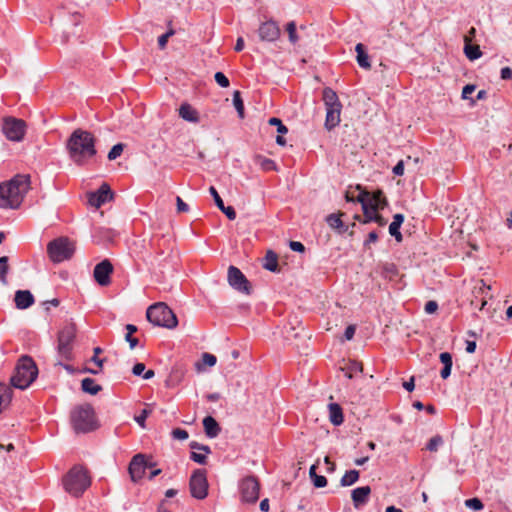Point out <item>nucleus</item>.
<instances>
[{
	"label": "nucleus",
	"instance_id": "obj_1",
	"mask_svg": "<svg viewBox=\"0 0 512 512\" xmlns=\"http://www.w3.org/2000/svg\"><path fill=\"white\" fill-rule=\"evenodd\" d=\"M70 160L77 166H84L96 154V138L87 130L75 129L66 141Z\"/></svg>",
	"mask_w": 512,
	"mask_h": 512
},
{
	"label": "nucleus",
	"instance_id": "obj_2",
	"mask_svg": "<svg viewBox=\"0 0 512 512\" xmlns=\"http://www.w3.org/2000/svg\"><path fill=\"white\" fill-rule=\"evenodd\" d=\"M30 189V176L17 174L8 183L0 185V208L16 209Z\"/></svg>",
	"mask_w": 512,
	"mask_h": 512
},
{
	"label": "nucleus",
	"instance_id": "obj_3",
	"mask_svg": "<svg viewBox=\"0 0 512 512\" xmlns=\"http://www.w3.org/2000/svg\"><path fill=\"white\" fill-rule=\"evenodd\" d=\"M70 420L77 434L89 433L99 427L94 408L90 404L76 406L70 414Z\"/></svg>",
	"mask_w": 512,
	"mask_h": 512
},
{
	"label": "nucleus",
	"instance_id": "obj_4",
	"mask_svg": "<svg viewBox=\"0 0 512 512\" xmlns=\"http://www.w3.org/2000/svg\"><path fill=\"white\" fill-rule=\"evenodd\" d=\"M38 375V368L29 356H22L11 376V385L18 389H26L36 379Z\"/></svg>",
	"mask_w": 512,
	"mask_h": 512
},
{
	"label": "nucleus",
	"instance_id": "obj_5",
	"mask_svg": "<svg viewBox=\"0 0 512 512\" xmlns=\"http://www.w3.org/2000/svg\"><path fill=\"white\" fill-rule=\"evenodd\" d=\"M90 484L87 470L78 465L72 467L63 478L65 491L74 497H80Z\"/></svg>",
	"mask_w": 512,
	"mask_h": 512
},
{
	"label": "nucleus",
	"instance_id": "obj_6",
	"mask_svg": "<svg viewBox=\"0 0 512 512\" xmlns=\"http://www.w3.org/2000/svg\"><path fill=\"white\" fill-rule=\"evenodd\" d=\"M147 320L155 326L175 328L178 320L174 312L163 302L155 303L146 311Z\"/></svg>",
	"mask_w": 512,
	"mask_h": 512
},
{
	"label": "nucleus",
	"instance_id": "obj_7",
	"mask_svg": "<svg viewBox=\"0 0 512 512\" xmlns=\"http://www.w3.org/2000/svg\"><path fill=\"white\" fill-rule=\"evenodd\" d=\"M75 252L74 242L68 237H58L50 241L47 245V253L54 263H60L69 260Z\"/></svg>",
	"mask_w": 512,
	"mask_h": 512
},
{
	"label": "nucleus",
	"instance_id": "obj_8",
	"mask_svg": "<svg viewBox=\"0 0 512 512\" xmlns=\"http://www.w3.org/2000/svg\"><path fill=\"white\" fill-rule=\"evenodd\" d=\"M76 338L75 324L64 326L58 333V356L66 361L73 359V344Z\"/></svg>",
	"mask_w": 512,
	"mask_h": 512
},
{
	"label": "nucleus",
	"instance_id": "obj_9",
	"mask_svg": "<svg viewBox=\"0 0 512 512\" xmlns=\"http://www.w3.org/2000/svg\"><path fill=\"white\" fill-rule=\"evenodd\" d=\"M27 124L24 120L12 116L2 119L1 130L5 137L13 142H20L26 134Z\"/></svg>",
	"mask_w": 512,
	"mask_h": 512
},
{
	"label": "nucleus",
	"instance_id": "obj_10",
	"mask_svg": "<svg viewBox=\"0 0 512 512\" xmlns=\"http://www.w3.org/2000/svg\"><path fill=\"white\" fill-rule=\"evenodd\" d=\"M189 489L192 497L202 500L208 495V481L205 469H196L189 481Z\"/></svg>",
	"mask_w": 512,
	"mask_h": 512
},
{
	"label": "nucleus",
	"instance_id": "obj_11",
	"mask_svg": "<svg viewBox=\"0 0 512 512\" xmlns=\"http://www.w3.org/2000/svg\"><path fill=\"white\" fill-rule=\"evenodd\" d=\"M239 491L243 502L255 503L259 499L260 492L258 479L253 475L243 478L239 483Z\"/></svg>",
	"mask_w": 512,
	"mask_h": 512
},
{
	"label": "nucleus",
	"instance_id": "obj_12",
	"mask_svg": "<svg viewBox=\"0 0 512 512\" xmlns=\"http://www.w3.org/2000/svg\"><path fill=\"white\" fill-rule=\"evenodd\" d=\"M227 278L229 285L235 290L247 295L251 293L250 282L239 268L232 265L229 266Z\"/></svg>",
	"mask_w": 512,
	"mask_h": 512
},
{
	"label": "nucleus",
	"instance_id": "obj_13",
	"mask_svg": "<svg viewBox=\"0 0 512 512\" xmlns=\"http://www.w3.org/2000/svg\"><path fill=\"white\" fill-rule=\"evenodd\" d=\"M113 265L108 259L102 260L94 267L93 276L100 286H108L111 283Z\"/></svg>",
	"mask_w": 512,
	"mask_h": 512
},
{
	"label": "nucleus",
	"instance_id": "obj_14",
	"mask_svg": "<svg viewBox=\"0 0 512 512\" xmlns=\"http://www.w3.org/2000/svg\"><path fill=\"white\" fill-rule=\"evenodd\" d=\"M113 196L114 194L107 183H103L97 191L89 192L87 195L89 205L95 208H99L107 201L112 200Z\"/></svg>",
	"mask_w": 512,
	"mask_h": 512
},
{
	"label": "nucleus",
	"instance_id": "obj_15",
	"mask_svg": "<svg viewBox=\"0 0 512 512\" xmlns=\"http://www.w3.org/2000/svg\"><path fill=\"white\" fill-rule=\"evenodd\" d=\"M147 469V459L143 454H136L129 464V474L132 481L137 482L142 479Z\"/></svg>",
	"mask_w": 512,
	"mask_h": 512
},
{
	"label": "nucleus",
	"instance_id": "obj_16",
	"mask_svg": "<svg viewBox=\"0 0 512 512\" xmlns=\"http://www.w3.org/2000/svg\"><path fill=\"white\" fill-rule=\"evenodd\" d=\"M280 33L278 24L273 20L263 22L258 29L260 39L267 42L276 41L280 37Z\"/></svg>",
	"mask_w": 512,
	"mask_h": 512
},
{
	"label": "nucleus",
	"instance_id": "obj_17",
	"mask_svg": "<svg viewBox=\"0 0 512 512\" xmlns=\"http://www.w3.org/2000/svg\"><path fill=\"white\" fill-rule=\"evenodd\" d=\"M356 189H358L360 191V193L357 196V202L360 203L362 206L363 215H364V220L362 222L363 223L373 222V220H369V218L373 217L377 211H373L371 209L370 205L368 204V200H367L368 192L366 190L362 189V187L360 185H357Z\"/></svg>",
	"mask_w": 512,
	"mask_h": 512
},
{
	"label": "nucleus",
	"instance_id": "obj_18",
	"mask_svg": "<svg viewBox=\"0 0 512 512\" xmlns=\"http://www.w3.org/2000/svg\"><path fill=\"white\" fill-rule=\"evenodd\" d=\"M371 494V488L369 486L357 487L352 490L351 498L353 505L356 509H359L368 502L369 495Z\"/></svg>",
	"mask_w": 512,
	"mask_h": 512
},
{
	"label": "nucleus",
	"instance_id": "obj_19",
	"mask_svg": "<svg viewBox=\"0 0 512 512\" xmlns=\"http://www.w3.org/2000/svg\"><path fill=\"white\" fill-rule=\"evenodd\" d=\"M15 305L18 309L24 310L34 303V296L29 290H18L15 293Z\"/></svg>",
	"mask_w": 512,
	"mask_h": 512
},
{
	"label": "nucleus",
	"instance_id": "obj_20",
	"mask_svg": "<svg viewBox=\"0 0 512 512\" xmlns=\"http://www.w3.org/2000/svg\"><path fill=\"white\" fill-rule=\"evenodd\" d=\"M367 200H368V204L370 205V207L373 211H377L378 209H383L388 204L387 199L381 190H377L373 193L368 192Z\"/></svg>",
	"mask_w": 512,
	"mask_h": 512
},
{
	"label": "nucleus",
	"instance_id": "obj_21",
	"mask_svg": "<svg viewBox=\"0 0 512 512\" xmlns=\"http://www.w3.org/2000/svg\"><path fill=\"white\" fill-rule=\"evenodd\" d=\"M342 107L326 108L325 128L331 131L340 123V114Z\"/></svg>",
	"mask_w": 512,
	"mask_h": 512
},
{
	"label": "nucleus",
	"instance_id": "obj_22",
	"mask_svg": "<svg viewBox=\"0 0 512 512\" xmlns=\"http://www.w3.org/2000/svg\"><path fill=\"white\" fill-rule=\"evenodd\" d=\"M203 427L207 437L215 438L221 432L219 423L212 416H206L203 419Z\"/></svg>",
	"mask_w": 512,
	"mask_h": 512
},
{
	"label": "nucleus",
	"instance_id": "obj_23",
	"mask_svg": "<svg viewBox=\"0 0 512 512\" xmlns=\"http://www.w3.org/2000/svg\"><path fill=\"white\" fill-rule=\"evenodd\" d=\"M323 101L326 108L342 107L338 95L330 87H326L323 89Z\"/></svg>",
	"mask_w": 512,
	"mask_h": 512
},
{
	"label": "nucleus",
	"instance_id": "obj_24",
	"mask_svg": "<svg viewBox=\"0 0 512 512\" xmlns=\"http://www.w3.org/2000/svg\"><path fill=\"white\" fill-rule=\"evenodd\" d=\"M179 115L188 122L197 123L199 121L198 112L188 103L180 106Z\"/></svg>",
	"mask_w": 512,
	"mask_h": 512
},
{
	"label": "nucleus",
	"instance_id": "obj_25",
	"mask_svg": "<svg viewBox=\"0 0 512 512\" xmlns=\"http://www.w3.org/2000/svg\"><path fill=\"white\" fill-rule=\"evenodd\" d=\"M329 419L331 423L335 426H339L344 421V416L342 412V408L337 403L329 404Z\"/></svg>",
	"mask_w": 512,
	"mask_h": 512
},
{
	"label": "nucleus",
	"instance_id": "obj_26",
	"mask_svg": "<svg viewBox=\"0 0 512 512\" xmlns=\"http://www.w3.org/2000/svg\"><path fill=\"white\" fill-rule=\"evenodd\" d=\"M340 216L341 214H330L326 217V222L332 229L337 230L339 234H343L348 231V226L343 223Z\"/></svg>",
	"mask_w": 512,
	"mask_h": 512
},
{
	"label": "nucleus",
	"instance_id": "obj_27",
	"mask_svg": "<svg viewBox=\"0 0 512 512\" xmlns=\"http://www.w3.org/2000/svg\"><path fill=\"white\" fill-rule=\"evenodd\" d=\"M12 395H13L12 389L3 383H0V414L11 403Z\"/></svg>",
	"mask_w": 512,
	"mask_h": 512
},
{
	"label": "nucleus",
	"instance_id": "obj_28",
	"mask_svg": "<svg viewBox=\"0 0 512 512\" xmlns=\"http://www.w3.org/2000/svg\"><path fill=\"white\" fill-rule=\"evenodd\" d=\"M355 50L357 52V63L360 67L364 69H370L371 64L369 61V56L365 50V46L362 43H358L355 47Z\"/></svg>",
	"mask_w": 512,
	"mask_h": 512
},
{
	"label": "nucleus",
	"instance_id": "obj_29",
	"mask_svg": "<svg viewBox=\"0 0 512 512\" xmlns=\"http://www.w3.org/2000/svg\"><path fill=\"white\" fill-rule=\"evenodd\" d=\"M81 388L85 393L90 395H96L102 390V387L98 385L92 378H84L81 381Z\"/></svg>",
	"mask_w": 512,
	"mask_h": 512
},
{
	"label": "nucleus",
	"instance_id": "obj_30",
	"mask_svg": "<svg viewBox=\"0 0 512 512\" xmlns=\"http://www.w3.org/2000/svg\"><path fill=\"white\" fill-rule=\"evenodd\" d=\"M263 267L271 272H277L278 271V256L275 252L269 250L266 253L265 256V262L263 264Z\"/></svg>",
	"mask_w": 512,
	"mask_h": 512
},
{
	"label": "nucleus",
	"instance_id": "obj_31",
	"mask_svg": "<svg viewBox=\"0 0 512 512\" xmlns=\"http://www.w3.org/2000/svg\"><path fill=\"white\" fill-rule=\"evenodd\" d=\"M464 53L469 60H476L482 56L479 45L469 43V40L464 43Z\"/></svg>",
	"mask_w": 512,
	"mask_h": 512
},
{
	"label": "nucleus",
	"instance_id": "obj_32",
	"mask_svg": "<svg viewBox=\"0 0 512 512\" xmlns=\"http://www.w3.org/2000/svg\"><path fill=\"white\" fill-rule=\"evenodd\" d=\"M255 162L264 171H276L277 170V165H276L275 161L270 158H266L264 156L257 155L255 157Z\"/></svg>",
	"mask_w": 512,
	"mask_h": 512
},
{
	"label": "nucleus",
	"instance_id": "obj_33",
	"mask_svg": "<svg viewBox=\"0 0 512 512\" xmlns=\"http://www.w3.org/2000/svg\"><path fill=\"white\" fill-rule=\"evenodd\" d=\"M359 479V471L349 470L347 471L340 480V485L343 487L351 486Z\"/></svg>",
	"mask_w": 512,
	"mask_h": 512
},
{
	"label": "nucleus",
	"instance_id": "obj_34",
	"mask_svg": "<svg viewBox=\"0 0 512 512\" xmlns=\"http://www.w3.org/2000/svg\"><path fill=\"white\" fill-rule=\"evenodd\" d=\"M233 105L238 113L240 119L245 117L244 102L241 97L240 91L236 90L233 92Z\"/></svg>",
	"mask_w": 512,
	"mask_h": 512
},
{
	"label": "nucleus",
	"instance_id": "obj_35",
	"mask_svg": "<svg viewBox=\"0 0 512 512\" xmlns=\"http://www.w3.org/2000/svg\"><path fill=\"white\" fill-rule=\"evenodd\" d=\"M8 260L7 256L0 257V281L4 285L7 284V273L9 270Z\"/></svg>",
	"mask_w": 512,
	"mask_h": 512
},
{
	"label": "nucleus",
	"instance_id": "obj_36",
	"mask_svg": "<svg viewBox=\"0 0 512 512\" xmlns=\"http://www.w3.org/2000/svg\"><path fill=\"white\" fill-rule=\"evenodd\" d=\"M443 443V437L441 435H435L426 444V449L430 452H436Z\"/></svg>",
	"mask_w": 512,
	"mask_h": 512
},
{
	"label": "nucleus",
	"instance_id": "obj_37",
	"mask_svg": "<svg viewBox=\"0 0 512 512\" xmlns=\"http://www.w3.org/2000/svg\"><path fill=\"white\" fill-rule=\"evenodd\" d=\"M362 364L357 361H352L349 363L348 367L342 368L345 371V376L351 379L353 377V373L362 372Z\"/></svg>",
	"mask_w": 512,
	"mask_h": 512
},
{
	"label": "nucleus",
	"instance_id": "obj_38",
	"mask_svg": "<svg viewBox=\"0 0 512 512\" xmlns=\"http://www.w3.org/2000/svg\"><path fill=\"white\" fill-rule=\"evenodd\" d=\"M296 29H297V27H296V23L294 21H290L287 23L286 31L288 32L289 41L292 44H296L299 39Z\"/></svg>",
	"mask_w": 512,
	"mask_h": 512
},
{
	"label": "nucleus",
	"instance_id": "obj_39",
	"mask_svg": "<svg viewBox=\"0 0 512 512\" xmlns=\"http://www.w3.org/2000/svg\"><path fill=\"white\" fill-rule=\"evenodd\" d=\"M124 147H125V145L123 143H118V144L114 145L108 152V156H107L108 159L110 161H112V160H115L118 157H120L124 150Z\"/></svg>",
	"mask_w": 512,
	"mask_h": 512
},
{
	"label": "nucleus",
	"instance_id": "obj_40",
	"mask_svg": "<svg viewBox=\"0 0 512 512\" xmlns=\"http://www.w3.org/2000/svg\"><path fill=\"white\" fill-rule=\"evenodd\" d=\"M269 125L276 126L277 132L279 134H286L288 132V128L282 123L279 118L272 117L268 120Z\"/></svg>",
	"mask_w": 512,
	"mask_h": 512
},
{
	"label": "nucleus",
	"instance_id": "obj_41",
	"mask_svg": "<svg viewBox=\"0 0 512 512\" xmlns=\"http://www.w3.org/2000/svg\"><path fill=\"white\" fill-rule=\"evenodd\" d=\"M465 506L476 511L482 510L484 508L482 501L476 497L467 499L465 501Z\"/></svg>",
	"mask_w": 512,
	"mask_h": 512
},
{
	"label": "nucleus",
	"instance_id": "obj_42",
	"mask_svg": "<svg viewBox=\"0 0 512 512\" xmlns=\"http://www.w3.org/2000/svg\"><path fill=\"white\" fill-rule=\"evenodd\" d=\"M400 227L401 226L399 224H395L393 222H391L389 225V233L391 236L395 238L397 242H401L403 240V236L400 232Z\"/></svg>",
	"mask_w": 512,
	"mask_h": 512
},
{
	"label": "nucleus",
	"instance_id": "obj_43",
	"mask_svg": "<svg viewBox=\"0 0 512 512\" xmlns=\"http://www.w3.org/2000/svg\"><path fill=\"white\" fill-rule=\"evenodd\" d=\"M151 410L144 408L139 415L134 417V420L139 424L140 427L145 428V422L147 417L151 414Z\"/></svg>",
	"mask_w": 512,
	"mask_h": 512
},
{
	"label": "nucleus",
	"instance_id": "obj_44",
	"mask_svg": "<svg viewBox=\"0 0 512 512\" xmlns=\"http://www.w3.org/2000/svg\"><path fill=\"white\" fill-rule=\"evenodd\" d=\"M214 79L216 83L222 88H227L230 85L229 79L222 72H216Z\"/></svg>",
	"mask_w": 512,
	"mask_h": 512
},
{
	"label": "nucleus",
	"instance_id": "obj_45",
	"mask_svg": "<svg viewBox=\"0 0 512 512\" xmlns=\"http://www.w3.org/2000/svg\"><path fill=\"white\" fill-rule=\"evenodd\" d=\"M175 34V31L173 29H169L166 33L162 34L158 38V45L160 49H164L166 47V44L168 42V39Z\"/></svg>",
	"mask_w": 512,
	"mask_h": 512
},
{
	"label": "nucleus",
	"instance_id": "obj_46",
	"mask_svg": "<svg viewBox=\"0 0 512 512\" xmlns=\"http://www.w3.org/2000/svg\"><path fill=\"white\" fill-rule=\"evenodd\" d=\"M209 192L211 194V196L213 197L214 199V202H215V205L220 209V208H223L224 206V202L222 200V198L220 197V195L218 194L217 190L215 187L211 186L209 188Z\"/></svg>",
	"mask_w": 512,
	"mask_h": 512
},
{
	"label": "nucleus",
	"instance_id": "obj_47",
	"mask_svg": "<svg viewBox=\"0 0 512 512\" xmlns=\"http://www.w3.org/2000/svg\"><path fill=\"white\" fill-rule=\"evenodd\" d=\"M171 434L174 439H178V440H186L189 437L188 432L181 428L173 429Z\"/></svg>",
	"mask_w": 512,
	"mask_h": 512
},
{
	"label": "nucleus",
	"instance_id": "obj_48",
	"mask_svg": "<svg viewBox=\"0 0 512 512\" xmlns=\"http://www.w3.org/2000/svg\"><path fill=\"white\" fill-rule=\"evenodd\" d=\"M190 459L198 464H201V465H204L207 462V457L205 454H200L195 451L191 452Z\"/></svg>",
	"mask_w": 512,
	"mask_h": 512
},
{
	"label": "nucleus",
	"instance_id": "obj_49",
	"mask_svg": "<svg viewBox=\"0 0 512 512\" xmlns=\"http://www.w3.org/2000/svg\"><path fill=\"white\" fill-rule=\"evenodd\" d=\"M202 361L205 365L212 367L216 364L217 359L213 354L203 353Z\"/></svg>",
	"mask_w": 512,
	"mask_h": 512
},
{
	"label": "nucleus",
	"instance_id": "obj_50",
	"mask_svg": "<svg viewBox=\"0 0 512 512\" xmlns=\"http://www.w3.org/2000/svg\"><path fill=\"white\" fill-rule=\"evenodd\" d=\"M439 359L443 366H452V355L449 352H442L439 356Z\"/></svg>",
	"mask_w": 512,
	"mask_h": 512
},
{
	"label": "nucleus",
	"instance_id": "obj_51",
	"mask_svg": "<svg viewBox=\"0 0 512 512\" xmlns=\"http://www.w3.org/2000/svg\"><path fill=\"white\" fill-rule=\"evenodd\" d=\"M313 485L316 488H323L327 485V479L325 476L317 475L312 479Z\"/></svg>",
	"mask_w": 512,
	"mask_h": 512
},
{
	"label": "nucleus",
	"instance_id": "obj_52",
	"mask_svg": "<svg viewBox=\"0 0 512 512\" xmlns=\"http://www.w3.org/2000/svg\"><path fill=\"white\" fill-rule=\"evenodd\" d=\"M220 210L226 215V217L229 220H235L236 218V211L232 206H223V208H220Z\"/></svg>",
	"mask_w": 512,
	"mask_h": 512
},
{
	"label": "nucleus",
	"instance_id": "obj_53",
	"mask_svg": "<svg viewBox=\"0 0 512 512\" xmlns=\"http://www.w3.org/2000/svg\"><path fill=\"white\" fill-rule=\"evenodd\" d=\"M289 247L294 252L303 253L305 251V246L299 241H290Z\"/></svg>",
	"mask_w": 512,
	"mask_h": 512
},
{
	"label": "nucleus",
	"instance_id": "obj_54",
	"mask_svg": "<svg viewBox=\"0 0 512 512\" xmlns=\"http://www.w3.org/2000/svg\"><path fill=\"white\" fill-rule=\"evenodd\" d=\"M145 369L146 367L144 363H136L132 368V373L135 376H143Z\"/></svg>",
	"mask_w": 512,
	"mask_h": 512
},
{
	"label": "nucleus",
	"instance_id": "obj_55",
	"mask_svg": "<svg viewBox=\"0 0 512 512\" xmlns=\"http://www.w3.org/2000/svg\"><path fill=\"white\" fill-rule=\"evenodd\" d=\"M177 211L178 212H188L189 206L186 204L181 197H176Z\"/></svg>",
	"mask_w": 512,
	"mask_h": 512
},
{
	"label": "nucleus",
	"instance_id": "obj_56",
	"mask_svg": "<svg viewBox=\"0 0 512 512\" xmlns=\"http://www.w3.org/2000/svg\"><path fill=\"white\" fill-rule=\"evenodd\" d=\"M355 331H356V327L355 325H348L345 329V332H344V338L346 340H351L353 339L354 335H355Z\"/></svg>",
	"mask_w": 512,
	"mask_h": 512
},
{
	"label": "nucleus",
	"instance_id": "obj_57",
	"mask_svg": "<svg viewBox=\"0 0 512 512\" xmlns=\"http://www.w3.org/2000/svg\"><path fill=\"white\" fill-rule=\"evenodd\" d=\"M475 88L476 87L473 84L465 85L462 90V98L467 99L469 95L475 91Z\"/></svg>",
	"mask_w": 512,
	"mask_h": 512
},
{
	"label": "nucleus",
	"instance_id": "obj_58",
	"mask_svg": "<svg viewBox=\"0 0 512 512\" xmlns=\"http://www.w3.org/2000/svg\"><path fill=\"white\" fill-rule=\"evenodd\" d=\"M378 240V234L376 231H372L368 234L367 239L364 241V247L367 248L370 243H375Z\"/></svg>",
	"mask_w": 512,
	"mask_h": 512
},
{
	"label": "nucleus",
	"instance_id": "obj_59",
	"mask_svg": "<svg viewBox=\"0 0 512 512\" xmlns=\"http://www.w3.org/2000/svg\"><path fill=\"white\" fill-rule=\"evenodd\" d=\"M438 309V304L436 301H428L426 304H425V311L428 313V314H432L434 312H436Z\"/></svg>",
	"mask_w": 512,
	"mask_h": 512
},
{
	"label": "nucleus",
	"instance_id": "obj_60",
	"mask_svg": "<svg viewBox=\"0 0 512 512\" xmlns=\"http://www.w3.org/2000/svg\"><path fill=\"white\" fill-rule=\"evenodd\" d=\"M393 173L396 176H402L404 174V162L401 160L393 167Z\"/></svg>",
	"mask_w": 512,
	"mask_h": 512
},
{
	"label": "nucleus",
	"instance_id": "obj_61",
	"mask_svg": "<svg viewBox=\"0 0 512 512\" xmlns=\"http://www.w3.org/2000/svg\"><path fill=\"white\" fill-rule=\"evenodd\" d=\"M369 220H373V222H376L379 226H385L387 223L386 219L377 212L373 217H370Z\"/></svg>",
	"mask_w": 512,
	"mask_h": 512
},
{
	"label": "nucleus",
	"instance_id": "obj_62",
	"mask_svg": "<svg viewBox=\"0 0 512 512\" xmlns=\"http://www.w3.org/2000/svg\"><path fill=\"white\" fill-rule=\"evenodd\" d=\"M486 304H487L486 300H484V299L478 300L477 297H475V300H471V305L478 310H482Z\"/></svg>",
	"mask_w": 512,
	"mask_h": 512
},
{
	"label": "nucleus",
	"instance_id": "obj_63",
	"mask_svg": "<svg viewBox=\"0 0 512 512\" xmlns=\"http://www.w3.org/2000/svg\"><path fill=\"white\" fill-rule=\"evenodd\" d=\"M133 334H126L125 340L129 343L130 349H134L138 345V339L132 336Z\"/></svg>",
	"mask_w": 512,
	"mask_h": 512
},
{
	"label": "nucleus",
	"instance_id": "obj_64",
	"mask_svg": "<svg viewBox=\"0 0 512 512\" xmlns=\"http://www.w3.org/2000/svg\"><path fill=\"white\" fill-rule=\"evenodd\" d=\"M500 75L503 80H510L512 78V69L510 67H504L501 69Z\"/></svg>",
	"mask_w": 512,
	"mask_h": 512
}]
</instances>
